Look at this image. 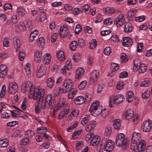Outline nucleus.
<instances>
[{"label":"nucleus","instance_id":"19","mask_svg":"<svg viewBox=\"0 0 152 152\" xmlns=\"http://www.w3.org/2000/svg\"><path fill=\"white\" fill-rule=\"evenodd\" d=\"M92 137V139L90 142V145L91 146H96L99 142L100 138L99 136L97 135H93Z\"/></svg>","mask_w":152,"mask_h":152},{"label":"nucleus","instance_id":"30","mask_svg":"<svg viewBox=\"0 0 152 152\" xmlns=\"http://www.w3.org/2000/svg\"><path fill=\"white\" fill-rule=\"evenodd\" d=\"M64 91V89L61 87H58L56 88L55 90L54 93V97L58 96L60 95Z\"/></svg>","mask_w":152,"mask_h":152},{"label":"nucleus","instance_id":"60","mask_svg":"<svg viewBox=\"0 0 152 152\" xmlns=\"http://www.w3.org/2000/svg\"><path fill=\"white\" fill-rule=\"evenodd\" d=\"M112 20L110 18H107L104 20V24L107 26H109L112 24Z\"/></svg>","mask_w":152,"mask_h":152},{"label":"nucleus","instance_id":"20","mask_svg":"<svg viewBox=\"0 0 152 152\" xmlns=\"http://www.w3.org/2000/svg\"><path fill=\"white\" fill-rule=\"evenodd\" d=\"M145 142L144 140H141L137 145L136 149L140 152H142L143 151L145 148L146 146L145 144Z\"/></svg>","mask_w":152,"mask_h":152},{"label":"nucleus","instance_id":"11","mask_svg":"<svg viewBox=\"0 0 152 152\" xmlns=\"http://www.w3.org/2000/svg\"><path fill=\"white\" fill-rule=\"evenodd\" d=\"M99 77V71L97 70H93L91 74L90 81L94 83L97 80Z\"/></svg>","mask_w":152,"mask_h":152},{"label":"nucleus","instance_id":"3","mask_svg":"<svg viewBox=\"0 0 152 152\" xmlns=\"http://www.w3.org/2000/svg\"><path fill=\"white\" fill-rule=\"evenodd\" d=\"M115 142L117 146H123L125 148H127V146L128 145L129 143L128 140L125 138V135L123 133H120L117 135Z\"/></svg>","mask_w":152,"mask_h":152},{"label":"nucleus","instance_id":"36","mask_svg":"<svg viewBox=\"0 0 152 152\" xmlns=\"http://www.w3.org/2000/svg\"><path fill=\"white\" fill-rule=\"evenodd\" d=\"M99 107H100L99 102L97 101H95L94 102L92 103L89 109V111L92 110L94 108H96Z\"/></svg>","mask_w":152,"mask_h":152},{"label":"nucleus","instance_id":"38","mask_svg":"<svg viewBox=\"0 0 152 152\" xmlns=\"http://www.w3.org/2000/svg\"><path fill=\"white\" fill-rule=\"evenodd\" d=\"M150 85L149 81L147 78H145L143 81H142L140 85L141 87H147Z\"/></svg>","mask_w":152,"mask_h":152},{"label":"nucleus","instance_id":"59","mask_svg":"<svg viewBox=\"0 0 152 152\" xmlns=\"http://www.w3.org/2000/svg\"><path fill=\"white\" fill-rule=\"evenodd\" d=\"M12 5L10 3H7L4 5V9L5 10H6L8 9L11 10L12 9Z\"/></svg>","mask_w":152,"mask_h":152},{"label":"nucleus","instance_id":"2","mask_svg":"<svg viewBox=\"0 0 152 152\" xmlns=\"http://www.w3.org/2000/svg\"><path fill=\"white\" fill-rule=\"evenodd\" d=\"M43 90L42 89H39L37 87H34V86L32 84L31 81H28L25 82L23 83L21 86V91L24 93L26 91H29L28 97L30 98L32 97L36 94H39L40 91Z\"/></svg>","mask_w":152,"mask_h":152},{"label":"nucleus","instance_id":"1","mask_svg":"<svg viewBox=\"0 0 152 152\" xmlns=\"http://www.w3.org/2000/svg\"><path fill=\"white\" fill-rule=\"evenodd\" d=\"M45 93L44 90H41L39 94H36L35 96L30 98L37 100L38 105L35 107V111L37 113L40 112L41 108L43 110L46 108L48 109L53 107V101L52 95L49 94L44 98Z\"/></svg>","mask_w":152,"mask_h":152},{"label":"nucleus","instance_id":"14","mask_svg":"<svg viewBox=\"0 0 152 152\" xmlns=\"http://www.w3.org/2000/svg\"><path fill=\"white\" fill-rule=\"evenodd\" d=\"M14 46L17 52L20 50V41L19 38L17 36L15 37L13 39Z\"/></svg>","mask_w":152,"mask_h":152},{"label":"nucleus","instance_id":"37","mask_svg":"<svg viewBox=\"0 0 152 152\" xmlns=\"http://www.w3.org/2000/svg\"><path fill=\"white\" fill-rule=\"evenodd\" d=\"M31 65L28 63H27L25 66L24 69L26 74L28 76L31 75V72L30 66Z\"/></svg>","mask_w":152,"mask_h":152},{"label":"nucleus","instance_id":"25","mask_svg":"<svg viewBox=\"0 0 152 152\" xmlns=\"http://www.w3.org/2000/svg\"><path fill=\"white\" fill-rule=\"evenodd\" d=\"M126 99L128 102H130L133 101L134 98V95L133 92L129 91L126 93Z\"/></svg>","mask_w":152,"mask_h":152},{"label":"nucleus","instance_id":"54","mask_svg":"<svg viewBox=\"0 0 152 152\" xmlns=\"http://www.w3.org/2000/svg\"><path fill=\"white\" fill-rule=\"evenodd\" d=\"M70 63V60H68L66 63V65L64 66L68 70H70L72 68V64Z\"/></svg>","mask_w":152,"mask_h":152},{"label":"nucleus","instance_id":"56","mask_svg":"<svg viewBox=\"0 0 152 152\" xmlns=\"http://www.w3.org/2000/svg\"><path fill=\"white\" fill-rule=\"evenodd\" d=\"M82 30L80 24H77L76 27L75 29V32L76 34H78L80 32H81Z\"/></svg>","mask_w":152,"mask_h":152},{"label":"nucleus","instance_id":"23","mask_svg":"<svg viewBox=\"0 0 152 152\" xmlns=\"http://www.w3.org/2000/svg\"><path fill=\"white\" fill-rule=\"evenodd\" d=\"M51 57L50 54L47 53L43 56V61L44 64H48L50 61Z\"/></svg>","mask_w":152,"mask_h":152},{"label":"nucleus","instance_id":"12","mask_svg":"<svg viewBox=\"0 0 152 152\" xmlns=\"http://www.w3.org/2000/svg\"><path fill=\"white\" fill-rule=\"evenodd\" d=\"M141 138V134L139 133L134 132L133 133L131 142L132 143H137Z\"/></svg>","mask_w":152,"mask_h":152},{"label":"nucleus","instance_id":"49","mask_svg":"<svg viewBox=\"0 0 152 152\" xmlns=\"http://www.w3.org/2000/svg\"><path fill=\"white\" fill-rule=\"evenodd\" d=\"M12 116L15 118H17L18 117L20 114V113L18 110H14L13 111H10Z\"/></svg>","mask_w":152,"mask_h":152},{"label":"nucleus","instance_id":"41","mask_svg":"<svg viewBox=\"0 0 152 152\" xmlns=\"http://www.w3.org/2000/svg\"><path fill=\"white\" fill-rule=\"evenodd\" d=\"M89 47L91 49H93L95 48L97 45V41L96 39H92L91 42L89 43Z\"/></svg>","mask_w":152,"mask_h":152},{"label":"nucleus","instance_id":"31","mask_svg":"<svg viewBox=\"0 0 152 152\" xmlns=\"http://www.w3.org/2000/svg\"><path fill=\"white\" fill-rule=\"evenodd\" d=\"M8 145V141L6 139H4L0 140V147H7Z\"/></svg>","mask_w":152,"mask_h":152},{"label":"nucleus","instance_id":"7","mask_svg":"<svg viewBox=\"0 0 152 152\" xmlns=\"http://www.w3.org/2000/svg\"><path fill=\"white\" fill-rule=\"evenodd\" d=\"M72 85V81L71 80L68 79L65 80L63 85L64 91L63 93H65L66 91H69L71 88Z\"/></svg>","mask_w":152,"mask_h":152},{"label":"nucleus","instance_id":"32","mask_svg":"<svg viewBox=\"0 0 152 152\" xmlns=\"http://www.w3.org/2000/svg\"><path fill=\"white\" fill-rule=\"evenodd\" d=\"M17 10L18 15L20 16L23 17L25 15V9L23 7H19Z\"/></svg>","mask_w":152,"mask_h":152},{"label":"nucleus","instance_id":"4","mask_svg":"<svg viewBox=\"0 0 152 152\" xmlns=\"http://www.w3.org/2000/svg\"><path fill=\"white\" fill-rule=\"evenodd\" d=\"M102 142L101 145L100 149H104L107 152H110L113 150L114 147V142L110 140H102Z\"/></svg>","mask_w":152,"mask_h":152},{"label":"nucleus","instance_id":"27","mask_svg":"<svg viewBox=\"0 0 152 152\" xmlns=\"http://www.w3.org/2000/svg\"><path fill=\"white\" fill-rule=\"evenodd\" d=\"M124 96L121 95H118L116 96L114 98L115 100V104H120L122 103L124 99Z\"/></svg>","mask_w":152,"mask_h":152},{"label":"nucleus","instance_id":"55","mask_svg":"<svg viewBox=\"0 0 152 152\" xmlns=\"http://www.w3.org/2000/svg\"><path fill=\"white\" fill-rule=\"evenodd\" d=\"M25 56V53L23 51H19L18 54V57L20 61H22L23 60Z\"/></svg>","mask_w":152,"mask_h":152},{"label":"nucleus","instance_id":"45","mask_svg":"<svg viewBox=\"0 0 152 152\" xmlns=\"http://www.w3.org/2000/svg\"><path fill=\"white\" fill-rule=\"evenodd\" d=\"M47 131L46 128L43 127H41L37 128V132L38 133L40 134H44L46 133Z\"/></svg>","mask_w":152,"mask_h":152},{"label":"nucleus","instance_id":"22","mask_svg":"<svg viewBox=\"0 0 152 152\" xmlns=\"http://www.w3.org/2000/svg\"><path fill=\"white\" fill-rule=\"evenodd\" d=\"M96 124V122L94 121H92L89 122L86 126L85 129L86 131L90 132L94 128Z\"/></svg>","mask_w":152,"mask_h":152},{"label":"nucleus","instance_id":"33","mask_svg":"<svg viewBox=\"0 0 152 152\" xmlns=\"http://www.w3.org/2000/svg\"><path fill=\"white\" fill-rule=\"evenodd\" d=\"M54 80L53 78H49L47 80V86L49 88H52L54 85Z\"/></svg>","mask_w":152,"mask_h":152},{"label":"nucleus","instance_id":"9","mask_svg":"<svg viewBox=\"0 0 152 152\" xmlns=\"http://www.w3.org/2000/svg\"><path fill=\"white\" fill-rule=\"evenodd\" d=\"M47 69V67L45 65L41 64L37 73V77L40 78L44 75L46 73Z\"/></svg>","mask_w":152,"mask_h":152},{"label":"nucleus","instance_id":"63","mask_svg":"<svg viewBox=\"0 0 152 152\" xmlns=\"http://www.w3.org/2000/svg\"><path fill=\"white\" fill-rule=\"evenodd\" d=\"M40 21H43L46 19V14L45 13H40L39 15Z\"/></svg>","mask_w":152,"mask_h":152},{"label":"nucleus","instance_id":"16","mask_svg":"<svg viewBox=\"0 0 152 152\" xmlns=\"http://www.w3.org/2000/svg\"><path fill=\"white\" fill-rule=\"evenodd\" d=\"M134 112L132 110L129 109L127 110L124 113V116L126 120H129L133 117Z\"/></svg>","mask_w":152,"mask_h":152},{"label":"nucleus","instance_id":"62","mask_svg":"<svg viewBox=\"0 0 152 152\" xmlns=\"http://www.w3.org/2000/svg\"><path fill=\"white\" fill-rule=\"evenodd\" d=\"M34 132L33 131L31 130H29L25 132V134L26 136L30 137L33 136L34 134Z\"/></svg>","mask_w":152,"mask_h":152},{"label":"nucleus","instance_id":"35","mask_svg":"<svg viewBox=\"0 0 152 152\" xmlns=\"http://www.w3.org/2000/svg\"><path fill=\"white\" fill-rule=\"evenodd\" d=\"M119 67V64H117L115 63H113L111 64L110 67V69L112 72H114L118 70Z\"/></svg>","mask_w":152,"mask_h":152},{"label":"nucleus","instance_id":"39","mask_svg":"<svg viewBox=\"0 0 152 152\" xmlns=\"http://www.w3.org/2000/svg\"><path fill=\"white\" fill-rule=\"evenodd\" d=\"M65 103V100L64 98L61 99L58 101L57 106V109L59 110V108L64 106Z\"/></svg>","mask_w":152,"mask_h":152},{"label":"nucleus","instance_id":"64","mask_svg":"<svg viewBox=\"0 0 152 152\" xmlns=\"http://www.w3.org/2000/svg\"><path fill=\"white\" fill-rule=\"evenodd\" d=\"M29 140L28 138L25 137L21 140V144L23 145H25L28 143Z\"/></svg>","mask_w":152,"mask_h":152},{"label":"nucleus","instance_id":"50","mask_svg":"<svg viewBox=\"0 0 152 152\" xmlns=\"http://www.w3.org/2000/svg\"><path fill=\"white\" fill-rule=\"evenodd\" d=\"M112 128L110 127L106 128L105 129L104 134L106 136H109L112 132Z\"/></svg>","mask_w":152,"mask_h":152},{"label":"nucleus","instance_id":"13","mask_svg":"<svg viewBox=\"0 0 152 152\" xmlns=\"http://www.w3.org/2000/svg\"><path fill=\"white\" fill-rule=\"evenodd\" d=\"M137 11V10L134 9H131L128 11L127 17L129 20L132 21L135 18L134 15Z\"/></svg>","mask_w":152,"mask_h":152},{"label":"nucleus","instance_id":"53","mask_svg":"<svg viewBox=\"0 0 152 152\" xmlns=\"http://www.w3.org/2000/svg\"><path fill=\"white\" fill-rule=\"evenodd\" d=\"M121 62H126L128 60L126 58V55L125 53H122L121 55Z\"/></svg>","mask_w":152,"mask_h":152},{"label":"nucleus","instance_id":"28","mask_svg":"<svg viewBox=\"0 0 152 152\" xmlns=\"http://www.w3.org/2000/svg\"><path fill=\"white\" fill-rule=\"evenodd\" d=\"M101 110V108L100 107H99L96 108H94V109H93L92 110H91V111H89L91 113V114L93 115L96 117L99 114H100Z\"/></svg>","mask_w":152,"mask_h":152},{"label":"nucleus","instance_id":"40","mask_svg":"<svg viewBox=\"0 0 152 152\" xmlns=\"http://www.w3.org/2000/svg\"><path fill=\"white\" fill-rule=\"evenodd\" d=\"M139 67L138 70H139V72L140 73H144L147 70V67L145 64H142Z\"/></svg>","mask_w":152,"mask_h":152},{"label":"nucleus","instance_id":"17","mask_svg":"<svg viewBox=\"0 0 152 152\" xmlns=\"http://www.w3.org/2000/svg\"><path fill=\"white\" fill-rule=\"evenodd\" d=\"M124 28V32L128 33L132 31L133 27L132 24L130 23L127 22L125 23Z\"/></svg>","mask_w":152,"mask_h":152},{"label":"nucleus","instance_id":"48","mask_svg":"<svg viewBox=\"0 0 152 152\" xmlns=\"http://www.w3.org/2000/svg\"><path fill=\"white\" fill-rule=\"evenodd\" d=\"M87 81L84 80L80 83L78 86V88L80 90H83L86 86L87 85Z\"/></svg>","mask_w":152,"mask_h":152},{"label":"nucleus","instance_id":"52","mask_svg":"<svg viewBox=\"0 0 152 152\" xmlns=\"http://www.w3.org/2000/svg\"><path fill=\"white\" fill-rule=\"evenodd\" d=\"M150 91L149 90H147L145 91V92L143 93L142 94V98L145 99H147L148 98L150 95Z\"/></svg>","mask_w":152,"mask_h":152},{"label":"nucleus","instance_id":"26","mask_svg":"<svg viewBox=\"0 0 152 152\" xmlns=\"http://www.w3.org/2000/svg\"><path fill=\"white\" fill-rule=\"evenodd\" d=\"M142 64L140 60L138 59H134V61L133 70L137 71Z\"/></svg>","mask_w":152,"mask_h":152},{"label":"nucleus","instance_id":"21","mask_svg":"<svg viewBox=\"0 0 152 152\" xmlns=\"http://www.w3.org/2000/svg\"><path fill=\"white\" fill-rule=\"evenodd\" d=\"M84 74V71L81 67L77 68L76 72L75 79L78 80L81 78Z\"/></svg>","mask_w":152,"mask_h":152},{"label":"nucleus","instance_id":"47","mask_svg":"<svg viewBox=\"0 0 152 152\" xmlns=\"http://www.w3.org/2000/svg\"><path fill=\"white\" fill-rule=\"evenodd\" d=\"M105 10L106 11L107 14L110 15L113 14L115 12V10L114 9L110 7H107L105 8Z\"/></svg>","mask_w":152,"mask_h":152},{"label":"nucleus","instance_id":"8","mask_svg":"<svg viewBox=\"0 0 152 152\" xmlns=\"http://www.w3.org/2000/svg\"><path fill=\"white\" fill-rule=\"evenodd\" d=\"M18 89V86L16 83L11 82L9 84L8 92L10 94H14L17 91Z\"/></svg>","mask_w":152,"mask_h":152},{"label":"nucleus","instance_id":"44","mask_svg":"<svg viewBox=\"0 0 152 152\" xmlns=\"http://www.w3.org/2000/svg\"><path fill=\"white\" fill-rule=\"evenodd\" d=\"M121 126L119 119H116L114 121L113 126L114 128L115 129H118Z\"/></svg>","mask_w":152,"mask_h":152},{"label":"nucleus","instance_id":"34","mask_svg":"<svg viewBox=\"0 0 152 152\" xmlns=\"http://www.w3.org/2000/svg\"><path fill=\"white\" fill-rule=\"evenodd\" d=\"M57 55L59 60L61 61H64L65 60V56L63 51H59L57 53Z\"/></svg>","mask_w":152,"mask_h":152},{"label":"nucleus","instance_id":"10","mask_svg":"<svg viewBox=\"0 0 152 152\" xmlns=\"http://www.w3.org/2000/svg\"><path fill=\"white\" fill-rule=\"evenodd\" d=\"M124 15L120 14L116 18L114 21V23L117 27H120L124 23Z\"/></svg>","mask_w":152,"mask_h":152},{"label":"nucleus","instance_id":"29","mask_svg":"<svg viewBox=\"0 0 152 152\" xmlns=\"http://www.w3.org/2000/svg\"><path fill=\"white\" fill-rule=\"evenodd\" d=\"M38 33V31L36 30H34L32 31L31 32L29 37L30 41H32L33 40H35V38L37 36Z\"/></svg>","mask_w":152,"mask_h":152},{"label":"nucleus","instance_id":"6","mask_svg":"<svg viewBox=\"0 0 152 152\" xmlns=\"http://www.w3.org/2000/svg\"><path fill=\"white\" fill-rule=\"evenodd\" d=\"M152 121L150 120L144 121L141 126V129L143 132H148L150 131L152 127Z\"/></svg>","mask_w":152,"mask_h":152},{"label":"nucleus","instance_id":"61","mask_svg":"<svg viewBox=\"0 0 152 152\" xmlns=\"http://www.w3.org/2000/svg\"><path fill=\"white\" fill-rule=\"evenodd\" d=\"M135 20L137 22H141L144 21L145 20L144 16H140L137 17H135Z\"/></svg>","mask_w":152,"mask_h":152},{"label":"nucleus","instance_id":"46","mask_svg":"<svg viewBox=\"0 0 152 152\" xmlns=\"http://www.w3.org/2000/svg\"><path fill=\"white\" fill-rule=\"evenodd\" d=\"M77 46V42L75 41L72 42L70 45V49L72 50H75Z\"/></svg>","mask_w":152,"mask_h":152},{"label":"nucleus","instance_id":"5","mask_svg":"<svg viewBox=\"0 0 152 152\" xmlns=\"http://www.w3.org/2000/svg\"><path fill=\"white\" fill-rule=\"evenodd\" d=\"M59 34L61 38L67 37L70 38L72 36V33L69 32L65 25H63L60 28Z\"/></svg>","mask_w":152,"mask_h":152},{"label":"nucleus","instance_id":"15","mask_svg":"<svg viewBox=\"0 0 152 152\" xmlns=\"http://www.w3.org/2000/svg\"><path fill=\"white\" fill-rule=\"evenodd\" d=\"M122 43L124 46L129 47L132 45V41L130 37H124L123 38V42H122Z\"/></svg>","mask_w":152,"mask_h":152},{"label":"nucleus","instance_id":"18","mask_svg":"<svg viewBox=\"0 0 152 152\" xmlns=\"http://www.w3.org/2000/svg\"><path fill=\"white\" fill-rule=\"evenodd\" d=\"M42 52L41 50H37L34 53V60L36 62H39L41 60Z\"/></svg>","mask_w":152,"mask_h":152},{"label":"nucleus","instance_id":"51","mask_svg":"<svg viewBox=\"0 0 152 152\" xmlns=\"http://www.w3.org/2000/svg\"><path fill=\"white\" fill-rule=\"evenodd\" d=\"M94 134L93 133H90L89 134H87L85 137V140L86 141L87 143H89L90 142L89 140L91 138H92V136Z\"/></svg>","mask_w":152,"mask_h":152},{"label":"nucleus","instance_id":"43","mask_svg":"<svg viewBox=\"0 0 152 152\" xmlns=\"http://www.w3.org/2000/svg\"><path fill=\"white\" fill-rule=\"evenodd\" d=\"M89 117L88 115H86L84 117L82 118L81 121V124L84 126L89 121Z\"/></svg>","mask_w":152,"mask_h":152},{"label":"nucleus","instance_id":"58","mask_svg":"<svg viewBox=\"0 0 152 152\" xmlns=\"http://www.w3.org/2000/svg\"><path fill=\"white\" fill-rule=\"evenodd\" d=\"M108 113V111L107 110H102L100 113V115L102 118H105L106 117Z\"/></svg>","mask_w":152,"mask_h":152},{"label":"nucleus","instance_id":"42","mask_svg":"<svg viewBox=\"0 0 152 152\" xmlns=\"http://www.w3.org/2000/svg\"><path fill=\"white\" fill-rule=\"evenodd\" d=\"M37 45L38 46L42 48L44 45V40L43 37H40L37 41Z\"/></svg>","mask_w":152,"mask_h":152},{"label":"nucleus","instance_id":"57","mask_svg":"<svg viewBox=\"0 0 152 152\" xmlns=\"http://www.w3.org/2000/svg\"><path fill=\"white\" fill-rule=\"evenodd\" d=\"M10 115V114L6 112H4L1 114V117L2 118H8Z\"/></svg>","mask_w":152,"mask_h":152},{"label":"nucleus","instance_id":"24","mask_svg":"<svg viewBox=\"0 0 152 152\" xmlns=\"http://www.w3.org/2000/svg\"><path fill=\"white\" fill-rule=\"evenodd\" d=\"M74 102L75 104L80 105L84 102V98L83 96H79L74 99Z\"/></svg>","mask_w":152,"mask_h":152}]
</instances>
